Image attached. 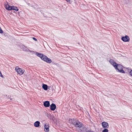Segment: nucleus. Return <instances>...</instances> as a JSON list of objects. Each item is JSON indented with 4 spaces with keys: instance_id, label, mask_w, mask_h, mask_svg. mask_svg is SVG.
<instances>
[{
    "instance_id": "1",
    "label": "nucleus",
    "mask_w": 132,
    "mask_h": 132,
    "mask_svg": "<svg viewBox=\"0 0 132 132\" xmlns=\"http://www.w3.org/2000/svg\"><path fill=\"white\" fill-rule=\"evenodd\" d=\"M36 54L38 56L40 57L42 60L47 63H51L52 62V61L46 55L42 53H36Z\"/></svg>"
},
{
    "instance_id": "2",
    "label": "nucleus",
    "mask_w": 132,
    "mask_h": 132,
    "mask_svg": "<svg viewBox=\"0 0 132 132\" xmlns=\"http://www.w3.org/2000/svg\"><path fill=\"white\" fill-rule=\"evenodd\" d=\"M117 67L115 68L116 70H117L118 71L122 73H125V72L123 69V66L121 64H117Z\"/></svg>"
},
{
    "instance_id": "3",
    "label": "nucleus",
    "mask_w": 132,
    "mask_h": 132,
    "mask_svg": "<svg viewBox=\"0 0 132 132\" xmlns=\"http://www.w3.org/2000/svg\"><path fill=\"white\" fill-rule=\"evenodd\" d=\"M15 70L19 74L22 75L24 72V70H22L21 68H19L18 66L15 67Z\"/></svg>"
},
{
    "instance_id": "4",
    "label": "nucleus",
    "mask_w": 132,
    "mask_h": 132,
    "mask_svg": "<svg viewBox=\"0 0 132 132\" xmlns=\"http://www.w3.org/2000/svg\"><path fill=\"white\" fill-rule=\"evenodd\" d=\"M121 39V40L124 42H129L130 40L129 37L127 35H126L125 36L122 37Z\"/></svg>"
},
{
    "instance_id": "5",
    "label": "nucleus",
    "mask_w": 132,
    "mask_h": 132,
    "mask_svg": "<svg viewBox=\"0 0 132 132\" xmlns=\"http://www.w3.org/2000/svg\"><path fill=\"white\" fill-rule=\"evenodd\" d=\"M83 124L80 122L78 121L76 123L75 126L76 127H78L80 128L82 127L83 126Z\"/></svg>"
},
{
    "instance_id": "6",
    "label": "nucleus",
    "mask_w": 132,
    "mask_h": 132,
    "mask_svg": "<svg viewBox=\"0 0 132 132\" xmlns=\"http://www.w3.org/2000/svg\"><path fill=\"white\" fill-rule=\"evenodd\" d=\"M20 48L23 51H29V49L26 46L24 45H20Z\"/></svg>"
},
{
    "instance_id": "7",
    "label": "nucleus",
    "mask_w": 132,
    "mask_h": 132,
    "mask_svg": "<svg viewBox=\"0 0 132 132\" xmlns=\"http://www.w3.org/2000/svg\"><path fill=\"white\" fill-rule=\"evenodd\" d=\"M103 127L104 128H108L109 127L108 123L105 122H103L102 123Z\"/></svg>"
},
{
    "instance_id": "8",
    "label": "nucleus",
    "mask_w": 132,
    "mask_h": 132,
    "mask_svg": "<svg viewBox=\"0 0 132 132\" xmlns=\"http://www.w3.org/2000/svg\"><path fill=\"white\" fill-rule=\"evenodd\" d=\"M109 62L110 63L114 66L115 68H116L117 64L116 63L113 59H110L109 61Z\"/></svg>"
},
{
    "instance_id": "9",
    "label": "nucleus",
    "mask_w": 132,
    "mask_h": 132,
    "mask_svg": "<svg viewBox=\"0 0 132 132\" xmlns=\"http://www.w3.org/2000/svg\"><path fill=\"white\" fill-rule=\"evenodd\" d=\"M5 7L6 9L10 11V8L11 6H9L7 1L5 2Z\"/></svg>"
},
{
    "instance_id": "10",
    "label": "nucleus",
    "mask_w": 132,
    "mask_h": 132,
    "mask_svg": "<svg viewBox=\"0 0 132 132\" xmlns=\"http://www.w3.org/2000/svg\"><path fill=\"white\" fill-rule=\"evenodd\" d=\"M50 106V109L52 111H54L56 108L55 104L54 103H52Z\"/></svg>"
},
{
    "instance_id": "11",
    "label": "nucleus",
    "mask_w": 132,
    "mask_h": 132,
    "mask_svg": "<svg viewBox=\"0 0 132 132\" xmlns=\"http://www.w3.org/2000/svg\"><path fill=\"white\" fill-rule=\"evenodd\" d=\"M43 105L45 107H49L50 105V101H45L43 103Z\"/></svg>"
},
{
    "instance_id": "12",
    "label": "nucleus",
    "mask_w": 132,
    "mask_h": 132,
    "mask_svg": "<svg viewBox=\"0 0 132 132\" xmlns=\"http://www.w3.org/2000/svg\"><path fill=\"white\" fill-rule=\"evenodd\" d=\"M81 132H88V130L87 128L85 127H81L80 129Z\"/></svg>"
},
{
    "instance_id": "13",
    "label": "nucleus",
    "mask_w": 132,
    "mask_h": 132,
    "mask_svg": "<svg viewBox=\"0 0 132 132\" xmlns=\"http://www.w3.org/2000/svg\"><path fill=\"white\" fill-rule=\"evenodd\" d=\"M47 124H45L44 125V127L45 128L44 130L46 132H48L49 130V125Z\"/></svg>"
},
{
    "instance_id": "14",
    "label": "nucleus",
    "mask_w": 132,
    "mask_h": 132,
    "mask_svg": "<svg viewBox=\"0 0 132 132\" xmlns=\"http://www.w3.org/2000/svg\"><path fill=\"white\" fill-rule=\"evenodd\" d=\"M78 120L76 119H71V123L74 126H75L76 123Z\"/></svg>"
},
{
    "instance_id": "15",
    "label": "nucleus",
    "mask_w": 132,
    "mask_h": 132,
    "mask_svg": "<svg viewBox=\"0 0 132 132\" xmlns=\"http://www.w3.org/2000/svg\"><path fill=\"white\" fill-rule=\"evenodd\" d=\"M12 10H14L16 11H18L19 10V9L16 6H11L10 8V11Z\"/></svg>"
},
{
    "instance_id": "16",
    "label": "nucleus",
    "mask_w": 132,
    "mask_h": 132,
    "mask_svg": "<svg viewBox=\"0 0 132 132\" xmlns=\"http://www.w3.org/2000/svg\"><path fill=\"white\" fill-rule=\"evenodd\" d=\"M40 124V122L39 121H37L35 122L34 124V126L36 127H39Z\"/></svg>"
},
{
    "instance_id": "17",
    "label": "nucleus",
    "mask_w": 132,
    "mask_h": 132,
    "mask_svg": "<svg viewBox=\"0 0 132 132\" xmlns=\"http://www.w3.org/2000/svg\"><path fill=\"white\" fill-rule=\"evenodd\" d=\"M42 88L45 90H47L48 89V86L47 85L45 84H43L42 86Z\"/></svg>"
},
{
    "instance_id": "18",
    "label": "nucleus",
    "mask_w": 132,
    "mask_h": 132,
    "mask_svg": "<svg viewBox=\"0 0 132 132\" xmlns=\"http://www.w3.org/2000/svg\"><path fill=\"white\" fill-rule=\"evenodd\" d=\"M108 130L107 129V128H105L102 131V132H108Z\"/></svg>"
},
{
    "instance_id": "19",
    "label": "nucleus",
    "mask_w": 132,
    "mask_h": 132,
    "mask_svg": "<svg viewBox=\"0 0 132 132\" xmlns=\"http://www.w3.org/2000/svg\"><path fill=\"white\" fill-rule=\"evenodd\" d=\"M124 4H127L129 3V1H123Z\"/></svg>"
},
{
    "instance_id": "20",
    "label": "nucleus",
    "mask_w": 132,
    "mask_h": 132,
    "mask_svg": "<svg viewBox=\"0 0 132 132\" xmlns=\"http://www.w3.org/2000/svg\"><path fill=\"white\" fill-rule=\"evenodd\" d=\"M67 2L69 3V4L72 3V1H66Z\"/></svg>"
},
{
    "instance_id": "21",
    "label": "nucleus",
    "mask_w": 132,
    "mask_h": 132,
    "mask_svg": "<svg viewBox=\"0 0 132 132\" xmlns=\"http://www.w3.org/2000/svg\"><path fill=\"white\" fill-rule=\"evenodd\" d=\"M3 32V31L1 29V27H0V33H2Z\"/></svg>"
},
{
    "instance_id": "22",
    "label": "nucleus",
    "mask_w": 132,
    "mask_h": 132,
    "mask_svg": "<svg viewBox=\"0 0 132 132\" xmlns=\"http://www.w3.org/2000/svg\"><path fill=\"white\" fill-rule=\"evenodd\" d=\"M129 73L130 75L132 76V70H131L129 72Z\"/></svg>"
},
{
    "instance_id": "23",
    "label": "nucleus",
    "mask_w": 132,
    "mask_h": 132,
    "mask_svg": "<svg viewBox=\"0 0 132 132\" xmlns=\"http://www.w3.org/2000/svg\"><path fill=\"white\" fill-rule=\"evenodd\" d=\"M0 76L2 77H3V76L2 74L1 71H0Z\"/></svg>"
},
{
    "instance_id": "24",
    "label": "nucleus",
    "mask_w": 132,
    "mask_h": 132,
    "mask_svg": "<svg viewBox=\"0 0 132 132\" xmlns=\"http://www.w3.org/2000/svg\"><path fill=\"white\" fill-rule=\"evenodd\" d=\"M30 6H32V5L31 4H30V3H27Z\"/></svg>"
},
{
    "instance_id": "25",
    "label": "nucleus",
    "mask_w": 132,
    "mask_h": 132,
    "mask_svg": "<svg viewBox=\"0 0 132 132\" xmlns=\"http://www.w3.org/2000/svg\"><path fill=\"white\" fill-rule=\"evenodd\" d=\"M32 38H33V39L34 40H35V41H37V39L36 38H35V37H33Z\"/></svg>"
}]
</instances>
